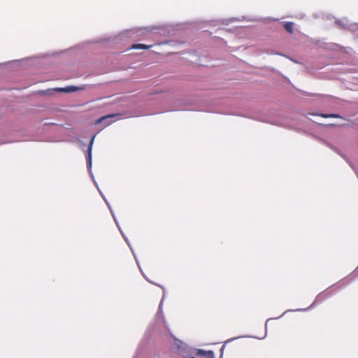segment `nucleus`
Segmentation results:
<instances>
[{
  "label": "nucleus",
  "mask_w": 358,
  "mask_h": 358,
  "mask_svg": "<svg viewBox=\"0 0 358 358\" xmlns=\"http://www.w3.org/2000/svg\"><path fill=\"white\" fill-rule=\"evenodd\" d=\"M111 121H108L106 123V125H109L111 124Z\"/></svg>",
  "instance_id": "6e6552de"
},
{
  "label": "nucleus",
  "mask_w": 358,
  "mask_h": 358,
  "mask_svg": "<svg viewBox=\"0 0 358 358\" xmlns=\"http://www.w3.org/2000/svg\"><path fill=\"white\" fill-rule=\"evenodd\" d=\"M197 355L202 356L204 358H215L214 352L212 350H198Z\"/></svg>",
  "instance_id": "f257e3e1"
},
{
  "label": "nucleus",
  "mask_w": 358,
  "mask_h": 358,
  "mask_svg": "<svg viewBox=\"0 0 358 358\" xmlns=\"http://www.w3.org/2000/svg\"><path fill=\"white\" fill-rule=\"evenodd\" d=\"M190 358H195V357H190Z\"/></svg>",
  "instance_id": "9d476101"
},
{
  "label": "nucleus",
  "mask_w": 358,
  "mask_h": 358,
  "mask_svg": "<svg viewBox=\"0 0 358 358\" xmlns=\"http://www.w3.org/2000/svg\"><path fill=\"white\" fill-rule=\"evenodd\" d=\"M94 138H95V136H93L90 141V145L88 148V153H87V161L90 164L92 162V145L94 143Z\"/></svg>",
  "instance_id": "7ed1b4c3"
},
{
  "label": "nucleus",
  "mask_w": 358,
  "mask_h": 358,
  "mask_svg": "<svg viewBox=\"0 0 358 358\" xmlns=\"http://www.w3.org/2000/svg\"><path fill=\"white\" fill-rule=\"evenodd\" d=\"M153 45H147L142 43H138V44H133L131 47V49H143V50H148L150 48H152Z\"/></svg>",
  "instance_id": "20e7f679"
},
{
  "label": "nucleus",
  "mask_w": 358,
  "mask_h": 358,
  "mask_svg": "<svg viewBox=\"0 0 358 358\" xmlns=\"http://www.w3.org/2000/svg\"><path fill=\"white\" fill-rule=\"evenodd\" d=\"M320 117L327 118V117H334V118H342V117L338 114L335 113H331V114H325V113H320L319 114Z\"/></svg>",
  "instance_id": "0eeeda50"
},
{
  "label": "nucleus",
  "mask_w": 358,
  "mask_h": 358,
  "mask_svg": "<svg viewBox=\"0 0 358 358\" xmlns=\"http://www.w3.org/2000/svg\"><path fill=\"white\" fill-rule=\"evenodd\" d=\"M118 115V114H110L103 117H101V118L98 119L96 121V124H99L103 121H107L108 119H110L112 117H115V116Z\"/></svg>",
  "instance_id": "423d86ee"
},
{
  "label": "nucleus",
  "mask_w": 358,
  "mask_h": 358,
  "mask_svg": "<svg viewBox=\"0 0 358 358\" xmlns=\"http://www.w3.org/2000/svg\"><path fill=\"white\" fill-rule=\"evenodd\" d=\"M224 346H222V347L221 348V351H222V352L224 350Z\"/></svg>",
  "instance_id": "1a4fd4ad"
},
{
  "label": "nucleus",
  "mask_w": 358,
  "mask_h": 358,
  "mask_svg": "<svg viewBox=\"0 0 358 358\" xmlns=\"http://www.w3.org/2000/svg\"><path fill=\"white\" fill-rule=\"evenodd\" d=\"M284 28L289 34H293V32H294V23L292 22H286L284 23Z\"/></svg>",
  "instance_id": "39448f33"
},
{
  "label": "nucleus",
  "mask_w": 358,
  "mask_h": 358,
  "mask_svg": "<svg viewBox=\"0 0 358 358\" xmlns=\"http://www.w3.org/2000/svg\"><path fill=\"white\" fill-rule=\"evenodd\" d=\"M78 89L79 88L78 87L67 86V87H64V88H57V89H56V90L58 91V92H73L77 91Z\"/></svg>",
  "instance_id": "f03ea898"
}]
</instances>
